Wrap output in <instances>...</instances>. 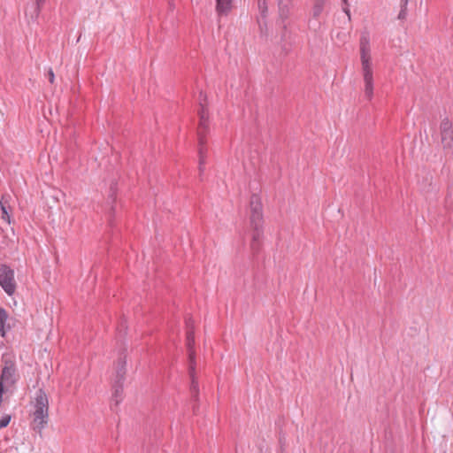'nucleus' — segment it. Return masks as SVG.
<instances>
[{"label": "nucleus", "instance_id": "nucleus-1", "mask_svg": "<svg viewBox=\"0 0 453 453\" xmlns=\"http://www.w3.org/2000/svg\"><path fill=\"white\" fill-rule=\"evenodd\" d=\"M250 226L251 227L250 250L253 254L258 253L263 236V212L260 197L253 194L250 200Z\"/></svg>", "mask_w": 453, "mask_h": 453}, {"label": "nucleus", "instance_id": "nucleus-21", "mask_svg": "<svg viewBox=\"0 0 453 453\" xmlns=\"http://www.w3.org/2000/svg\"><path fill=\"white\" fill-rule=\"evenodd\" d=\"M187 331L193 330L194 331V321L191 318L186 319Z\"/></svg>", "mask_w": 453, "mask_h": 453}, {"label": "nucleus", "instance_id": "nucleus-17", "mask_svg": "<svg viewBox=\"0 0 453 453\" xmlns=\"http://www.w3.org/2000/svg\"><path fill=\"white\" fill-rule=\"evenodd\" d=\"M205 152H206L205 147L199 146L198 153H199V172H200V173H202L203 171V165L205 163Z\"/></svg>", "mask_w": 453, "mask_h": 453}, {"label": "nucleus", "instance_id": "nucleus-23", "mask_svg": "<svg viewBox=\"0 0 453 453\" xmlns=\"http://www.w3.org/2000/svg\"><path fill=\"white\" fill-rule=\"evenodd\" d=\"M48 77H49V81L50 83H53L54 82V80H55V75H54V73L52 71V69H50L49 72H48Z\"/></svg>", "mask_w": 453, "mask_h": 453}, {"label": "nucleus", "instance_id": "nucleus-5", "mask_svg": "<svg viewBox=\"0 0 453 453\" xmlns=\"http://www.w3.org/2000/svg\"><path fill=\"white\" fill-rule=\"evenodd\" d=\"M195 344V338H194V331L188 330L187 331V347L188 349V356H189V375L191 378V386H190V392L192 395V398L194 401L198 400V382L195 379V352L193 350V346Z\"/></svg>", "mask_w": 453, "mask_h": 453}, {"label": "nucleus", "instance_id": "nucleus-8", "mask_svg": "<svg viewBox=\"0 0 453 453\" xmlns=\"http://www.w3.org/2000/svg\"><path fill=\"white\" fill-rule=\"evenodd\" d=\"M232 7L233 0H216V12L219 17L226 16Z\"/></svg>", "mask_w": 453, "mask_h": 453}, {"label": "nucleus", "instance_id": "nucleus-7", "mask_svg": "<svg viewBox=\"0 0 453 453\" xmlns=\"http://www.w3.org/2000/svg\"><path fill=\"white\" fill-rule=\"evenodd\" d=\"M440 134L443 150L453 151V125L448 118L441 120Z\"/></svg>", "mask_w": 453, "mask_h": 453}, {"label": "nucleus", "instance_id": "nucleus-25", "mask_svg": "<svg viewBox=\"0 0 453 453\" xmlns=\"http://www.w3.org/2000/svg\"><path fill=\"white\" fill-rule=\"evenodd\" d=\"M409 0H400V7H407Z\"/></svg>", "mask_w": 453, "mask_h": 453}, {"label": "nucleus", "instance_id": "nucleus-11", "mask_svg": "<svg viewBox=\"0 0 453 453\" xmlns=\"http://www.w3.org/2000/svg\"><path fill=\"white\" fill-rule=\"evenodd\" d=\"M123 388L122 383H119V381H114L113 383V392L111 396V405L114 404L118 406L119 403L122 401Z\"/></svg>", "mask_w": 453, "mask_h": 453}, {"label": "nucleus", "instance_id": "nucleus-19", "mask_svg": "<svg viewBox=\"0 0 453 453\" xmlns=\"http://www.w3.org/2000/svg\"><path fill=\"white\" fill-rule=\"evenodd\" d=\"M11 421V416L10 415H4L0 419V429L6 427Z\"/></svg>", "mask_w": 453, "mask_h": 453}, {"label": "nucleus", "instance_id": "nucleus-22", "mask_svg": "<svg viewBox=\"0 0 453 453\" xmlns=\"http://www.w3.org/2000/svg\"><path fill=\"white\" fill-rule=\"evenodd\" d=\"M258 25H259V28H260L261 34L263 35L264 34V28L266 27V23L264 20L258 19Z\"/></svg>", "mask_w": 453, "mask_h": 453}, {"label": "nucleus", "instance_id": "nucleus-16", "mask_svg": "<svg viewBox=\"0 0 453 453\" xmlns=\"http://www.w3.org/2000/svg\"><path fill=\"white\" fill-rule=\"evenodd\" d=\"M6 203H7V201L5 200V197L3 196L0 200V208H1V212H2L1 217L3 219L7 220L8 223H11L10 215L7 211Z\"/></svg>", "mask_w": 453, "mask_h": 453}, {"label": "nucleus", "instance_id": "nucleus-20", "mask_svg": "<svg viewBox=\"0 0 453 453\" xmlns=\"http://www.w3.org/2000/svg\"><path fill=\"white\" fill-rule=\"evenodd\" d=\"M400 12L398 14V19L404 20L407 17V7H400Z\"/></svg>", "mask_w": 453, "mask_h": 453}, {"label": "nucleus", "instance_id": "nucleus-9", "mask_svg": "<svg viewBox=\"0 0 453 453\" xmlns=\"http://www.w3.org/2000/svg\"><path fill=\"white\" fill-rule=\"evenodd\" d=\"M116 377L114 381H119V383H123L125 380L126 374V359L125 357H119L116 363Z\"/></svg>", "mask_w": 453, "mask_h": 453}, {"label": "nucleus", "instance_id": "nucleus-24", "mask_svg": "<svg viewBox=\"0 0 453 453\" xmlns=\"http://www.w3.org/2000/svg\"><path fill=\"white\" fill-rule=\"evenodd\" d=\"M45 0H35L36 3V12L39 13L41 7L42 6Z\"/></svg>", "mask_w": 453, "mask_h": 453}, {"label": "nucleus", "instance_id": "nucleus-27", "mask_svg": "<svg viewBox=\"0 0 453 453\" xmlns=\"http://www.w3.org/2000/svg\"><path fill=\"white\" fill-rule=\"evenodd\" d=\"M344 12L345 13L348 15V17L349 18L350 14H349V10L347 9V8H344Z\"/></svg>", "mask_w": 453, "mask_h": 453}, {"label": "nucleus", "instance_id": "nucleus-4", "mask_svg": "<svg viewBox=\"0 0 453 453\" xmlns=\"http://www.w3.org/2000/svg\"><path fill=\"white\" fill-rule=\"evenodd\" d=\"M206 100V96L200 93L199 96V104L200 109L198 111L199 115V125L197 129V135H198V142L199 146L204 147L206 139L205 135L209 129V112L205 107L204 102Z\"/></svg>", "mask_w": 453, "mask_h": 453}, {"label": "nucleus", "instance_id": "nucleus-15", "mask_svg": "<svg viewBox=\"0 0 453 453\" xmlns=\"http://www.w3.org/2000/svg\"><path fill=\"white\" fill-rule=\"evenodd\" d=\"M288 7L287 4L283 3V0H279V14L280 18L282 19V22L285 23V19L288 17Z\"/></svg>", "mask_w": 453, "mask_h": 453}, {"label": "nucleus", "instance_id": "nucleus-3", "mask_svg": "<svg viewBox=\"0 0 453 453\" xmlns=\"http://www.w3.org/2000/svg\"><path fill=\"white\" fill-rule=\"evenodd\" d=\"M33 406L34 423L39 430H42L49 421V399L42 388L36 391Z\"/></svg>", "mask_w": 453, "mask_h": 453}, {"label": "nucleus", "instance_id": "nucleus-18", "mask_svg": "<svg viewBox=\"0 0 453 453\" xmlns=\"http://www.w3.org/2000/svg\"><path fill=\"white\" fill-rule=\"evenodd\" d=\"M257 7L260 12L262 19H265L267 13V4L266 1L257 2Z\"/></svg>", "mask_w": 453, "mask_h": 453}, {"label": "nucleus", "instance_id": "nucleus-29", "mask_svg": "<svg viewBox=\"0 0 453 453\" xmlns=\"http://www.w3.org/2000/svg\"><path fill=\"white\" fill-rule=\"evenodd\" d=\"M0 388H3L2 382L0 381Z\"/></svg>", "mask_w": 453, "mask_h": 453}, {"label": "nucleus", "instance_id": "nucleus-28", "mask_svg": "<svg viewBox=\"0 0 453 453\" xmlns=\"http://www.w3.org/2000/svg\"><path fill=\"white\" fill-rule=\"evenodd\" d=\"M347 1H348V0H342V2H343L344 4H347Z\"/></svg>", "mask_w": 453, "mask_h": 453}, {"label": "nucleus", "instance_id": "nucleus-13", "mask_svg": "<svg viewBox=\"0 0 453 453\" xmlns=\"http://www.w3.org/2000/svg\"><path fill=\"white\" fill-rule=\"evenodd\" d=\"M326 0H315L314 5L312 8V16L314 18H319L324 10Z\"/></svg>", "mask_w": 453, "mask_h": 453}, {"label": "nucleus", "instance_id": "nucleus-26", "mask_svg": "<svg viewBox=\"0 0 453 453\" xmlns=\"http://www.w3.org/2000/svg\"><path fill=\"white\" fill-rule=\"evenodd\" d=\"M451 196H452V191H451L450 188H449V189H448V194H447V198H446V199L448 200V199H449V198H450Z\"/></svg>", "mask_w": 453, "mask_h": 453}, {"label": "nucleus", "instance_id": "nucleus-6", "mask_svg": "<svg viewBox=\"0 0 453 453\" xmlns=\"http://www.w3.org/2000/svg\"><path fill=\"white\" fill-rule=\"evenodd\" d=\"M0 286L8 296L13 295L16 290L14 271L6 265H0Z\"/></svg>", "mask_w": 453, "mask_h": 453}, {"label": "nucleus", "instance_id": "nucleus-10", "mask_svg": "<svg viewBox=\"0 0 453 453\" xmlns=\"http://www.w3.org/2000/svg\"><path fill=\"white\" fill-rule=\"evenodd\" d=\"M15 367L13 365H6L2 370L1 382L13 383L14 381Z\"/></svg>", "mask_w": 453, "mask_h": 453}, {"label": "nucleus", "instance_id": "nucleus-2", "mask_svg": "<svg viewBox=\"0 0 453 453\" xmlns=\"http://www.w3.org/2000/svg\"><path fill=\"white\" fill-rule=\"evenodd\" d=\"M360 58L362 64V73L365 83L364 92L368 100L373 96V77L371 63V49L369 39L363 36L360 40Z\"/></svg>", "mask_w": 453, "mask_h": 453}, {"label": "nucleus", "instance_id": "nucleus-14", "mask_svg": "<svg viewBox=\"0 0 453 453\" xmlns=\"http://www.w3.org/2000/svg\"><path fill=\"white\" fill-rule=\"evenodd\" d=\"M8 319V313L7 311L0 307V334L2 336H4L5 334V326L6 321Z\"/></svg>", "mask_w": 453, "mask_h": 453}, {"label": "nucleus", "instance_id": "nucleus-12", "mask_svg": "<svg viewBox=\"0 0 453 453\" xmlns=\"http://www.w3.org/2000/svg\"><path fill=\"white\" fill-rule=\"evenodd\" d=\"M281 42L283 43V47L286 49L287 44H291L295 42V39L292 37L291 32L288 29V25L283 23L282 31H281Z\"/></svg>", "mask_w": 453, "mask_h": 453}]
</instances>
